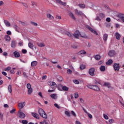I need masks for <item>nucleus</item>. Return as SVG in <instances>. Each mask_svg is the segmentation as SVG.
<instances>
[{
  "label": "nucleus",
  "instance_id": "nucleus-40",
  "mask_svg": "<svg viewBox=\"0 0 124 124\" xmlns=\"http://www.w3.org/2000/svg\"><path fill=\"white\" fill-rule=\"evenodd\" d=\"M11 69V67H8L4 69V71H9Z\"/></svg>",
  "mask_w": 124,
  "mask_h": 124
},
{
  "label": "nucleus",
  "instance_id": "nucleus-11",
  "mask_svg": "<svg viewBox=\"0 0 124 124\" xmlns=\"http://www.w3.org/2000/svg\"><path fill=\"white\" fill-rule=\"evenodd\" d=\"M31 115L33 117H34V118H35L36 119L39 120V115L37 113L32 112Z\"/></svg>",
  "mask_w": 124,
  "mask_h": 124
},
{
  "label": "nucleus",
  "instance_id": "nucleus-59",
  "mask_svg": "<svg viewBox=\"0 0 124 124\" xmlns=\"http://www.w3.org/2000/svg\"><path fill=\"white\" fill-rule=\"evenodd\" d=\"M27 50L26 49H22V52L23 53V54H27Z\"/></svg>",
  "mask_w": 124,
  "mask_h": 124
},
{
  "label": "nucleus",
  "instance_id": "nucleus-10",
  "mask_svg": "<svg viewBox=\"0 0 124 124\" xmlns=\"http://www.w3.org/2000/svg\"><path fill=\"white\" fill-rule=\"evenodd\" d=\"M78 55H87V52H86V51L84 50H82L78 52Z\"/></svg>",
  "mask_w": 124,
  "mask_h": 124
},
{
  "label": "nucleus",
  "instance_id": "nucleus-15",
  "mask_svg": "<svg viewBox=\"0 0 124 124\" xmlns=\"http://www.w3.org/2000/svg\"><path fill=\"white\" fill-rule=\"evenodd\" d=\"M28 46L30 49H33V44L31 42H29L28 43Z\"/></svg>",
  "mask_w": 124,
  "mask_h": 124
},
{
  "label": "nucleus",
  "instance_id": "nucleus-28",
  "mask_svg": "<svg viewBox=\"0 0 124 124\" xmlns=\"http://www.w3.org/2000/svg\"><path fill=\"white\" fill-rule=\"evenodd\" d=\"M62 90H63V91H65V92H67V91H68V90H69V88L68 87L64 86H62Z\"/></svg>",
  "mask_w": 124,
  "mask_h": 124
},
{
  "label": "nucleus",
  "instance_id": "nucleus-13",
  "mask_svg": "<svg viewBox=\"0 0 124 124\" xmlns=\"http://www.w3.org/2000/svg\"><path fill=\"white\" fill-rule=\"evenodd\" d=\"M13 54H14V56H15V58H19L20 53H19L17 51H15Z\"/></svg>",
  "mask_w": 124,
  "mask_h": 124
},
{
  "label": "nucleus",
  "instance_id": "nucleus-31",
  "mask_svg": "<svg viewBox=\"0 0 124 124\" xmlns=\"http://www.w3.org/2000/svg\"><path fill=\"white\" fill-rule=\"evenodd\" d=\"M62 84H59L58 85V90H59V91H62Z\"/></svg>",
  "mask_w": 124,
  "mask_h": 124
},
{
  "label": "nucleus",
  "instance_id": "nucleus-1",
  "mask_svg": "<svg viewBox=\"0 0 124 124\" xmlns=\"http://www.w3.org/2000/svg\"><path fill=\"white\" fill-rule=\"evenodd\" d=\"M39 115L44 119H47V114L42 108H40L38 110Z\"/></svg>",
  "mask_w": 124,
  "mask_h": 124
},
{
  "label": "nucleus",
  "instance_id": "nucleus-27",
  "mask_svg": "<svg viewBox=\"0 0 124 124\" xmlns=\"http://www.w3.org/2000/svg\"><path fill=\"white\" fill-rule=\"evenodd\" d=\"M95 59L96 61H99L101 59V57L99 55H97L95 56Z\"/></svg>",
  "mask_w": 124,
  "mask_h": 124
},
{
  "label": "nucleus",
  "instance_id": "nucleus-43",
  "mask_svg": "<svg viewBox=\"0 0 124 124\" xmlns=\"http://www.w3.org/2000/svg\"><path fill=\"white\" fill-rule=\"evenodd\" d=\"M86 68V66L85 65H81L80 66V69H85Z\"/></svg>",
  "mask_w": 124,
  "mask_h": 124
},
{
  "label": "nucleus",
  "instance_id": "nucleus-61",
  "mask_svg": "<svg viewBox=\"0 0 124 124\" xmlns=\"http://www.w3.org/2000/svg\"><path fill=\"white\" fill-rule=\"evenodd\" d=\"M7 34L8 35H11V31H8L6 32Z\"/></svg>",
  "mask_w": 124,
  "mask_h": 124
},
{
  "label": "nucleus",
  "instance_id": "nucleus-4",
  "mask_svg": "<svg viewBox=\"0 0 124 124\" xmlns=\"http://www.w3.org/2000/svg\"><path fill=\"white\" fill-rule=\"evenodd\" d=\"M18 115L19 116V118L21 119H25L26 115L23 112L21 111V110H19L18 113Z\"/></svg>",
  "mask_w": 124,
  "mask_h": 124
},
{
  "label": "nucleus",
  "instance_id": "nucleus-62",
  "mask_svg": "<svg viewBox=\"0 0 124 124\" xmlns=\"http://www.w3.org/2000/svg\"><path fill=\"white\" fill-rule=\"evenodd\" d=\"M88 116L90 119H92L93 118V115L90 113H88Z\"/></svg>",
  "mask_w": 124,
  "mask_h": 124
},
{
  "label": "nucleus",
  "instance_id": "nucleus-38",
  "mask_svg": "<svg viewBox=\"0 0 124 124\" xmlns=\"http://www.w3.org/2000/svg\"><path fill=\"white\" fill-rule=\"evenodd\" d=\"M81 37H82V38H85V39H88V36L84 34V35H81L80 34Z\"/></svg>",
  "mask_w": 124,
  "mask_h": 124
},
{
  "label": "nucleus",
  "instance_id": "nucleus-63",
  "mask_svg": "<svg viewBox=\"0 0 124 124\" xmlns=\"http://www.w3.org/2000/svg\"><path fill=\"white\" fill-rule=\"evenodd\" d=\"M95 20H96V21H100V18H99V16H97Z\"/></svg>",
  "mask_w": 124,
  "mask_h": 124
},
{
  "label": "nucleus",
  "instance_id": "nucleus-3",
  "mask_svg": "<svg viewBox=\"0 0 124 124\" xmlns=\"http://www.w3.org/2000/svg\"><path fill=\"white\" fill-rule=\"evenodd\" d=\"M94 71H95V69H94V68H91L89 70L90 75L91 76H94Z\"/></svg>",
  "mask_w": 124,
  "mask_h": 124
},
{
  "label": "nucleus",
  "instance_id": "nucleus-39",
  "mask_svg": "<svg viewBox=\"0 0 124 124\" xmlns=\"http://www.w3.org/2000/svg\"><path fill=\"white\" fill-rule=\"evenodd\" d=\"M58 81H59V82H62V81L63 78L62 77H59L58 78H57Z\"/></svg>",
  "mask_w": 124,
  "mask_h": 124
},
{
  "label": "nucleus",
  "instance_id": "nucleus-9",
  "mask_svg": "<svg viewBox=\"0 0 124 124\" xmlns=\"http://www.w3.org/2000/svg\"><path fill=\"white\" fill-rule=\"evenodd\" d=\"M56 1L57 2V3H59V4H60L61 5H63V6H65V5H66V3L63 2L61 0H56Z\"/></svg>",
  "mask_w": 124,
  "mask_h": 124
},
{
  "label": "nucleus",
  "instance_id": "nucleus-6",
  "mask_svg": "<svg viewBox=\"0 0 124 124\" xmlns=\"http://www.w3.org/2000/svg\"><path fill=\"white\" fill-rule=\"evenodd\" d=\"M87 28L88 29V30H89V31H92L93 33H94V34H96V35H98V33H97V32L95 30H93V29L92 27L87 26Z\"/></svg>",
  "mask_w": 124,
  "mask_h": 124
},
{
  "label": "nucleus",
  "instance_id": "nucleus-49",
  "mask_svg": "<svg viewBox=\"0 0 124 124\" xmlns=\"http://www.w3.org/2000/svg\"><path fill=\"white\" fill-rule=\"evenodd\" d=\"M99 16L100 18H102V19H103V18L105 17V16L102 13L100 14Z\"/></svg>",
  "mask_w": 124,
  "mask_h": 124
},
{
  "label": "nucleus",
  "instance_id": "nucleus-25",
  "mask_svg": "<svg viewBox=\"0 0 124 124\" xmlns=\"http://www.w3.org/2000/svg\"><path fill=\"white\" fill-rule=\"evenodd\" d=\"M37 65V61H33L31 62V66H36Z\"/></svg>",
  "mask_w": 124,
  "mask_h": 124
},
{
  "label": "nucleus",
  "instance_id": "nucleus-8",
  "mask_svg": "<svg viewBox=\"0 0 124 124\" xmlns=\"http://www.w3.org/2000/svg\"><path fill=\"white\" fill-rule=\"evenodd\" d=\"M26 105V102H21L18 104V107L20 108V109H23L24 107H25V106Z\"/></svg>",
  "mask_w": 124,
  "mask_h": 124
},
{
  "label": "nucleus",
  "instance_id": "nucleus-34",
  "mask_svg": "<svg viewBox=\"0 0 124 124\" xmlns=\"http://www.w3.org/2000/svg\"><path fill=\"white\" fill-rule=\"evenodd\" d=\"M104 85L105 87H107L108 88H110V83L109 82H105Z\"/></svg>",
  "mask_w": 124,
  "mask_h": 124
},
{
  "label": "nucleus",
  "instance_id": "nucleus-53",
  "mask_svg": "<svg viewBox=\"0 0 124 124\" xmlns=\"http://www.w3.org/2000/svg\"><path fill=\"white\" fill-rule=\"evenodd\" d=\"M18 45L19 46H23V45H24V43L23 41H20L18 43Z\"/></svg>",
  "mask_w": 124,
  "mask_h": 124
},
{
  "label": "nucleus",
  "instance_id": "nucleus-24",
  "mask_svg": "<svg viewBox=\"0 0 124 124\" xmlns=\"http://www.w3.org/2000/svg\"><path fill=\"white\" fill-rule=\"evenodd\" d=\"M4 38L6 41H10V36H9L8 35H5Z\"/></svg>",
  "mask_w": 124,
  "mask_h": 124
},
{
  "label": "nucleus",
  "instance_id": "nucleus-21",
  "mask_svg": "<svg viewBox=\"0 0 124 124\" xmlns=\"http://www.w3.org/2000/svg\"><path fill=\"white\" fill-rule=\"evenodd\" d=\"M78 6H79V7H80V8H81L82 9L86 8V5L84 4H78Z\"/></svg>",
  "mask_w": 124,
  "mask_h": 124
},
{
  "label": "nucleus",
  "instance_id": "nucleus-20",
  "mask_svg": "<svg viewBox=\"0 0 124 124\" xmlns=\"http://www.w3.org/2000/svg\"><path fill=\"white\" fill-rule=\"evenodd\" d=\"M49 86H54V87H57V84L55 82L50 81L48 82Z\"/></svg>",
  "mask_w": 124,
  "mask_h": 124
},
{
  "label": "nucleus",
  "instance_id": "nucleus-41",
  "mask_svg": "<svg viewBox=\"0 0 124 124\" xmlns=\"http://www.w3.org/2000/svg\"><path fill=\"white\" fill-rule=\"evenodd\" d=\"M93 86L94 85H87V87L89 88V89H90L91 90H93Z\"/></svg>",
  "mask_w": 124,
  "mask_h": 124
},
{
  "label": "nucleus",
  "instance_id": "nucleus-29",
  "mask_svg": "<svg viewBox=\"0 0 124 124\" xmlns=\"http://www.w3.org/2000/svg\"><path fill=\"white\" fill-rule=\"evenodd\" d=\"M100 69L102 72L105 71V66L101 65L100 67Z\"/></svg>",
  "mask_w": 124,
  "mask_h": 124
},
{
  "label": "nucleus",
  "instance_id": "nucleus-64",
  "mask_svg": "<svg viewBox=\"0 0 124 124\" xmlns=\"http://www.w3.org/2000/svg\"><path fill=\"white\" fill-rule=\"evenodd\" d=\"M22 4H23V6H25V7H28V5L26 3H22Z\"/></svg>",
  "mask_w": 124,
  "mask_h": 124
},
{
  "label": "nucleus",
  "instance_id": "nucleus-58",
  "mask_svg": "<svg viewBox=\"0 0 124 124\" xmlns=\"http://www.w3.org/2000/svg\"><path fill=\"white\" fill-rule=\"evenodd\" d=\"M71 114L72 115H73V116H74V117H76V114L75 113V112L73 111H71Z\"/></svg>",
  "mask_w": 124,
  "mask_h": 124
},
{
  "label": "nucleus",
  "instance_id": "nucleus-45",
  "mask_svg": "<svg viewBox=\"0 0 124 124\" xmlns=\"http://www.w3.org/2000/svg\"><path fill=\"white\" fill-rule=\"evenodd\" d=\"M73 82L75 83V84H79V81H78V80L77 79H75L73 80Z\"/></svg>",
  "mask_w": 124,
  "mask_h": 124
},
{
  "label": "nucleus",
  "instance_id": "nucleus-5",
  "mask_svg": "<svg viewBox=\"0 0 124 124\" xmlns=\"http://www.w3.org/2000/svg\"><path fill=\"white\" fill-rule=\"evenodd\" d=\"M113 68L115 71H119L120 70V64L117 63H115L113 65Z\"/></svg>",
  "mask_w": 124,
  "mask_h": 124
},
{
  "label": "nucleus",
  "instance_id": "nucleus-17",
  "mask_svg": "<svg viewBox=\"0 0 124 124\" xmlns=\"http://www.w3.org/2000/svg\"><path fill=\"white\" fill-rule=\"evenodd\" d=\"M13 28H14V29H15V31H17V32H19V30L20 28H19V27H18V26L15 24L13 26Z\"/></svg>",
  "mask_w": 124,
  "mask_h": 124
},
{
  "label": "nucleus",
  "instance_id": "nucleus-57",
  "mask_svg": "<svg viewBox=\"0 0 124 124\" xmlns=\"http://www.w3.org/2000/svg\"><path fill=\"white\" fill-rule=\"evenodd\" d=\"M79 97V94L78 93H75V98H78Z\"/></svg>",
  "mask_w": 124,
  "mask_h": 124
},
{
  "label": "nucleus",
  "instance_id": "nucleus-44",
  "mask_svg": "<svg viewBox=\"0 0 124 124\" xmlns=\"http://www.w3.org/2000/svg\"><path fill=\"white\" fill-rule=\"evenodd\" d=\"M76 13L78 14V15H82V14H83V13L81 11H79L78 10L76 11Z\"/></svg>",
  "mask_w": 124,
  "mask_h": 124
},
{
  "label": "nucleus",
  "instance_id": "nucleus-46",
  "mask_svg": "<svg viewBox=\"0 0 124 124\" xmlns=\"http://www.w3.org/2000/svg\"><path fill=\"white\" fill-rule=\"evenodd\" d=\"M106 27L107 28H110V27H111V24L109 23H106Z\"/></svg>",
  "mask_w": 124,
  "mask_h": 124
},
{
  "label": "nucleus",
  "instance_id": "nucleus-54",
  "mask_svg": "<svg viewBox=\"0 0 124 124\" xmlns=\"http://www.w3.org/2000/svg\"><path fill=\"white\" fill-rule=\"evenodd\" d=\"M31 24L33 25V26H35V27H37L38 24L37 23L34 22H31Z\"/></svg>",
  "mask_w": 124,
  "mask_h": 124
},
{
  "label": "nucleus",
  "instance_id": "nucleus-55",
  "mask_svg": "<svg viewBox=\"0 0 124 124\" xmlns=\"http://www.w3.org/2000/svg\"><path fill=\"white\" fill-rule=\"evenodd\" d=\"M103 117H104V119H105V120H108V116H107V115H106V114H103Z\"/></svg>",
  "mask_w": 124,
  "mask_h": 124
},
{
  "label": "nucleus",
  "instance_id": "nucleus-16",
  "mask_svg": "<svg viewBox=\"0 0 124 124\" xmlns=\"http://www.w3.org/2000/svg\"><path fill=\"white\" fill-rule=\"evenodd\" d=\"M115 37L117 40H120V38H121V35L118 32H116L115 33Z\"/></svg>",
  "mask_w": 124,
  "mask_h": 124
},
{
  "label": "nucleus",
  "instance_id": "nucleus-30",
  "mask_svg": "<svg viewBox=\"0 0 124 124\" xmlns=\"http://www.w3.org/2000/svg\"><path fill=\"white\" fill-rule=\"evenodd\" d=\"M66 35L69 36V37H72L73 36V34H72V33H70L69 32H66Z\"/></svg>",
  "mask_w": 124,
  "mask_h": 124
},
{
  "label": "nucleus",
  "instance_id": "nucleus-32",
  "mask_svg": "<svg viewBox=\"0 0 124 124\" xmlns=\"http://www.w3.org/2000/svg\"><path fill=\"white\" fill-rule=\"evenodd\" d=\"M37 44L39 47H44L45 46V45L42 43H37Z\"/></svg>",
  "mask_w": 124,
  "mask_h": 124
},
{
  "label": "nucleus",
  "instance_id": "nucleus-35",
  "mask_svg": "<svg viewBox=\"0 0 124 124\" xmlns=\"http://www.w3.org/2000/svg\"><path fill=\"white\" fill-rule=\"evenodd\" d=\"M12 87L11 86V85H9L8 86V91L9 92V93H12Z\"/></svg>",
  "mask_w": 124,
  "mask_h": 124
},
{
  "label": "nucleus",
  "instance_id": "nucleus-2",
  "mask_svg": "<svg viewBox=\"0 0 124 124\" xmlns=\"http://www.w3.org/2000/svg\"><path fill=\"white\" fill-rule=\"evenodd\" d=\"M81 34H80V31H75L74 34H73V36H74L75 38H76L77 39H78L79 38V36Z\"/></svg>",
  "mask_w": 124,
  "mask_h": 124
},
{
  "label": "nucleus",
  "instance_id": "nucleus-51",
  "mask_svg": "<svg viewBox=\"0 0 124 124\" xmlns=\"http://www.w3.org/2000/svg\"><path fill=\"white\" fill-rule=\"evenodd\" d=\"M67 72L68 74H71V73H72V70H71V69H67Z\"/></svg>",
  "mask_w": 124,
  "mask_h": 124
},
{
  "label": "nucleus",
  "instance_id": "nucleus-23",
  "mask_svg": "<svg viewBox=\"0 0 124 124\" xmlns=\"http://www.w3.org/2000/svg\"><path fill=\"white\" fill-rule=\"evenodd\" d=\"M46 16H47V18H49V19H50V20H54V16H53L52 15H51V14H47L46 15Z\"/></svg>",
  "mask_w": 124,
  "mask_h": 124
},
{
  "label": "nucleus",
  "instance_id": "nucleus-26",
  "mask_svg": "<svg viewBox=\"0 0 124 124\" xmlns=\"http://www.w3.org/2000/svg\"><path fill=\"white\" fill-rule=\"evenodd\" d=\"M108 38V35L107 34H105L103 36V40L104 41H107Z\"/></svg>",
  "mask_w": 124,
  "mask_h": 124
},
{
  "label": "nucleus",
  "instance_id": "nucleus-33",
  "mask_svg": "<svg viewBox=\"0 0 124 124\" xmlns=\"http://www.w3.org/2000/svg\"><path fill=\"white\" fill-rule=\"evenodd\" d=\"M50 97L51 98H53V99H56V98H57V94H52L50 95Z\"/></svg>",
  "mask_w": 124,
  "mask_h": 124
},
{
  "label": "nucleus",
  "instance_id": "nucleus-36",
  "mask_svg": "<svg viewBox=\"0 0 124 124\" xmlns=\"http://www.w3.org/2000/svg\"><path fill=\"white\" fill-rule=\"evenodd\" d=\"M28 94H31L32 93V88H29L28 90Z\"/></svg>",
  "mask_w": 124,
  "mask_h": 124
},
{
  "label": "nucleus",
  "instance_id": "nucleus-47",
  "mask_svg": "<svg viewBox=\"0 0 124 124\" xmlns=\"http://www.w3.org/2000/svg\"><path fill=\"white\" fill-rule=\"evenodd\" d=\"M54 106L55 107H56L57 109H61V107H60V106H59V105H58L57 104H54Z\"/></svg>",
  "mask_w": 124,
  "mask_h": 124
},
{
  "label": "nucleus",
  "instance_id": "nucleus-37",
  "mask_svg": "<svg viewBox=\"0 0 124 124\" xmlns=\"http://www.w3.org/2000/svg\"><path fill=\"white\" fill-rule=\"evenodd\" d=\"M72 47L73 48V49H77V48H78V46H77L76 44H74L72 45Z\"/></svg>",
  "mask_w": 124,
  "mask_h": 124
},
{
  "label": "nucleus",
  "instance_id": "nucleus-50",
  "mask_svg": "<svg viewBox=\"0 0 124 124\" xmlns=\"http://www.w3.org/2000/svg\"><path fill=\"white\" fill-rule=\"evenodd\" d=\"M23 77H24L25 78H28V75H27V73L25 72H24L23 73Z\"/></svg>",
  "mask_w": 124,
  "mask_h": 124
},
{
  "label": "nucleus",
  "instance_id": "nucleus-42",
  "mask_svg": "<svg viewBox=\"0 0 124 124\" xmlns=\"http://www.w3.org/2000/svg\"><path fill=\"white\" fill-rule=\"evenodd\" d=\"M65 115H67V117H70V112H69L67 111H65Z\"/></svg>",
  "mask_w": 124,
  "mask_h": 124
},
{
  "label": "nucleus",
  "instance_id": "nucleus-18",
  "mask_svg": "<svg viewBox=\"0 0 124 124\" xmlns=\"http://www.w3.org/2000/svg\"><path fill=\"white\" fill-rule=\"evenodd\" d=\"M113 63V60L109 59L108 62H106L107 65H111Z\"/></svg>",
  "mask_w": 124,
  "mask_h": 124
},
{
  "label": "nucleus",
  "instance_id": "nucleus-12",
  "mask_svg": "<svg viewBox=\"0 0 124 124\" xmlns=\"http://www.w3.org/2000/svg\"><path fill=\"white\" fill-rule=\"evenodd\" d=\"M17 44V43L15 41H12L11 42V46L12 48H15L16 47V45Z\"/></svg>",
  "mask_w": 124,
  "mask_h": 124
},
{
  "label": "nucleus",
  "instance_id": "nucleus-7",
  "mask_svg": "<svg viewBox=\"0 0 124 124\" xmlns=\"http://www.w3.org/2000/svg\"><path fill=\"white\" fill-rule=\"evenodd\" d=\"M108 55L109 57H114L116 55V52H115V50H110L108 53Z\"/></svg>",
  "mask_w": 124,
  "mask_h": 124
},
{
  "label": "nucleus",
  "instance_id": "nucleus-60",
  "mask_svg": "<svg viewBox=\"0 0 124 124\" xmlns=\"http://www.w3.org/2000/svg\"><path fill=\"white\" fill-rule=\"evenodd\" d=\"M106 21H107V22H111V19L110 17H107L106 19Z\"/></svg>",
  "mask_w": 124,
  "mask_h": 124
},
{
  "label": "nucleus",
  "instance_id": "nucleus-52",
  "mask_svg": "<svg viewBox=\"0 0 124 124\" xmlns=\"http://www.w3.org/2000/svg\"><path fill=\"white\" fill-rule=\"evenodd\" d=\"M15 111H16V109L14 108V109H13L12 110H11V111H10V113L11 114H14Z\"/></svg>",
  "mask_w": 124,
  "mask_h": 124
},
{
  "label": "nucleus",
  "instance_id": "nucleus-22",
  "mask_svg": "<svg viewBox=\"0 0 124 124\" xmlns=\"http://www.w3.org/2000/svg\"><path fill=\"white\" fill-rule=\"evenodd\" d=\"M4 23L6 27H10V23H9L8 21L6 20H4Z\"/></svg>",
  "mask_w": 124,
  "mask_h": 124
},
{
  "label": "nucleus",
  "instance_id": "nucleus-14",
  "mask_svg": "<svg viewBox=\"0 0 124 124\" xmlns=\"http://www.w3.org/2000/svg\"><path fill=\"white\" fill-rule=\"evenodd\" d=\"M93 90L94 91H97V92H99V91H100L99 87H98V86H97V85L93 86Z\"/></svg>",
  "mask_w": 124,
  "mask_h": 124
},
{
  "label": "nucleus",
  "instance_id": "nucleus-56",
  "mask_svg": "<svg viewBox=\"0 0 124 124\" xmlns=\"http://www.w3.org/2000/svg\"><path fill=\"white\" fill-rule=\"evenodd\" d=\"M22 123L23 124H28V121L27 120H22Z\"/></svg>",
  "mask_w": 124,
  "mask_h": 124
},
{
  "label": "nucleus",
  "instance_id": "nucleus-19",
  "mask_svg": "<svg viewBox=\"0 0 124 124\" xmlns=\"http://www.w3.org/2000/svg\"><path fill=\"white\" fill-rule=\"evenodd\" d=\"M69 16L71 18H72L73 20H76V18L75 17V16H74V15L71 12L69 13Z\"/></svg>",
  "mask_w": 124,
  "mask_h": 124
},
{
  "label": "nucleus",
  "instance_id": "nucleus-48",
  "mask_svg": "<svg viewBox=\"0 0 124 124\" xmlns=\"http://www.w3.org/2000/svg\"><path fill=\"white\" fill-rule=\"evenodd\" d=\"M27 89H31V85L30 83H28L27 84Z\"/></svg>",
  "mask_w": 124,
  "mask_h": 124
}]
</instances>
